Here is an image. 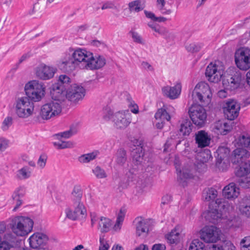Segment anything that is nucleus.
Segmentation results:
<instances>
[{
	"instance_id": "nucleus-9",
	"label": "nucleus",
	"mask_w": 250,
	"mask_h": 250,
	"mask_svg": "<svg viewBox=\"0 0 250 250\" xmlns=\"http://www.w3.org/2000/svg\"><path fill=\"white\" fill-rule=\"evenodd\" d=\"M230 152L229 149L224 146H219L217 149L215 157H216V166L220 170H226L228 167V157Z\"/></svg>"
},
{
	"instance_id": "nucleus-32",
	"label": "nucleus",
	"mask_w": 250,
	"mask_h": 250,
	"mask_svg": "<svg viewBox=\"0 0 250 250\" xmlns=\"http://www.w3.org/2000/svg\"><path fill=\"white\" fill-rule=\"evenodd\" d=\"M211 206L221 212L222 210H225L228 207L229 203L224 199H217L214 202H212L209 204V208H210Z\"/></svg>"
},
{
	"instance_id": "nucleus-7",
	"label": "nucleus",
	"mask_w": 250,
	"mask_h": 250,
	"mask_svg": "<svg viewBox=\"0 0 250 250\" xmlns=\"http://www.w3.org/2000/svg\"><path fill=\"white\" fill-rule=\"evenodd\" d=\"M188 114L193 124L200 127H203L207 119V113L203 106L192 104L189 108Z\"/></svg>"
},
{
	"instance_id": "nucleus-46",
	"label": "nucleus",
	"mask_w": 250,
	"mask_h": 250,
	"mask_svg": "<svg viewBox=\"0 0 250 250\" xmlns=\"http://www.w3.org/2000/svg\"><path fill=\"white\" fill-rule=\"evenodd\" d=\"M92 171L96 177L98 179L104 178L107 177V174L104 170L99 166H97Z\"/></svg>"
},
{
	"instance_id": "nucleus-60",
	"label": "nucleus",
	"mask_w": 250,
	"mask_h": 250,
	"mask_svg": "<svg viewBox=\"0 0 250 250\" xmlns=\"http://www.w3.org/2000/svg\"><path fill=\"white\" fill-rule=\"evenodd\" d=\"M166 238L170 244L175 243L178 240V235H172V233L167 234Z\"/></svg>"
},
{
	"instance_id": "nucleus-18",
	"label": "nucleus",
	"mask_w": 250,
	"mask_h": 250,
	"mask_svg": "<svg viewBox=\"0 0 250 250\" xmlns=\"http://www.w3.org/2000/svg\"><path fill=\"white\" fill-rule=\"evenodd\" d=\"M29 244L33 249H39L43 247L48 242V236L42 233H34L29 238Z\"/></svg>"
},
{
	"instance_id": "nucleus-56",
	"label": "nucleus",
	"mask_w": 250,
	"mask_h": 250,
	"mask_svg": "<svg viewBox=\"0 0 250 250\" xmlns=\"http://www.w3.org/2000/svg\"><path fill=\"white\" fill-rule=\"evenodd\" d=\"M235 174L237 177H244L245 175H248V173L244 168V167L242 165L241 166L237 167L235 168Z\"/></svg>"
},
{
	"instance_id": "nucleus-33",
	"label": "nucleus",
	"mask_w": 250,
	"mask_h": 250,
	"mask_svg": "<svg viewBox=\"0 0 250 250\" xmlns=\"http://www.w3.org/2000/svg\"><path fill=\"white\" fill-rule=\"evenodd\" d=\"M193 127L191 122L188 119H186L181 124L180 131L183 136H188L191 132Z\"/></svg>"
},
{
	"instance_id": "nucleus-16",
	"label": "nucleus",
	"mask_w": 250,
	"mask_h": 250,
	"mask_svg": "<svg viewBox=\"0 0 250 250\" xmlns=\"http://www.w3.org/2000/svg\"><path fill=\"white\" fill-rule=\"evenodd\" d=\"M242 80L240 73L236 72L232 77L223 79L222 83L226 90L233 91L239 87Z\"/></svg>"
},
{
	"instance_id": "nucleus-62",
	"label": "nucleus",
	"mask_w": 250,
	"mask_h": 250,
	"mask_svg": "<svg viewBox=\"0 0 250 250\" xmlns=\"http://www.w3.org/2000/svg\"><path fill=\"white\" fill-rule=\"evenodd\" d=\"M132 35V38L133 41L139 43H143V41L141 37L139 35L138 33L135 32H131Z\"/></svg>"
},
{
	"instance_id": "nucleus-27",
	"label": "nucleus",
	"mask_w": 250,
	"mask_h": 250,
	"mask_svg": "<svg viewBox=\"0 0 250 250\" xmlns=\"http://www.w3.org/2000/svg\"><path fill=\"white\" fill-rule=\"evenodd\" d=\"M98 229L102 233L108 232L112 226L111 220L103 216L98 218Z\"/></svg>"
},
{
	"instance_id": "nucleus-61",
	"label": "nucleus",
	"mask_w": 250,
	"mask_h": 250,
	"mask_svg": "<svg viewBox=\"0 0 250 250\" xmlns=\"http://www.w3.org/2000/svg\"><path fill=\"white\" fill-rule=\"evenodd\" d=\"M142 68L147 71L153 72V66L147 62H143L141 64Z\"/></svg>"
},
{
	"instance_id": "nucleus-37",
	"label": "nucleus",
	"mask_w": 250,
	"mask_h": 250,
	"mask_svg": "<svg viewBox=\"0 0 250 250\" xmlns=\"http://www.w3.org/2000/svg\"><path fill=\"white\" fill-rule=\"evenodd\" d=\"M155 118L156 120L169 121L170 119V116L164 108L159 109L155 113Z\"/></svg>"
},
{
	"instance_id": "nucleus-40",
	"label": "nucleus",
	"mask_w": 250,
	"mask_h": 250,
	"mask_svg": "<svg viewBox=\"0 0 250 250\" xmlns=\"http://www.w3.org/2000/svg\"><path fill=\"white\" fill-rule=\"evenodd\" d=\"M77 132V129L75 126H71L69 130L56 134L58 139L62 138H68Z\"/></svg>"
},
{
	"instance_id": "nucleus-4",
	"label": "nucleus",
	"mask_w": 250,
	"mask_h": 250,
	"mask_svg": "<svg viewBox=\"0 0 250 250\" xmlns=\"http://www.w3.org/2000/svg\"><path fill=\"white\" fill-rule=\"evenodd\" d=\"M27 97L22 96L17 99L15 103L16 114L20 118L25 119L33 114L34 104Z\"/></svg>"
},
{
	"instance_id": "nucleus-14",
	"label": "nucleus",
	"mask_w": 250,
	"mask_h": 250,
	"mask_svg": "<svg viewBox=\"0 0 250 250\" xmlns=\"http://www.w3.org/2000/svg\"><path fill=\"white\" fill-rule=\"evenodd\" d=\"M220 231L216 227H206L201 233V239L207 243H215L219 239Z\"/></svg>"
},
{
	"instance_id": "nucleus-5",
	"label": "nucleus",
	"mask_w": 250,
	"mask_h": 250,
	"mask_svg": "<svg viewBox=\"0 0 250 250\" xmlns=\"http://www.w3.org/2000/svg\"><path fill=\"white\" fill-rule=\"evenodd\" d=\"M212 93L208 84L205 82L199 83L194 88L192 97L195 102L204 105L208 104L211 100Z\"/></svg>"
},
{
	"instance_id": "nucleus-13",
	"label": "nucleus",
	"mask_w": 250,
	"mask_h": 250,
	"mask_svg": "<svg viewBox=\"0 0 250 250\" xmlns=\"http://www.w3.org/2000/svg\"><path fill=\"white\" fill-rule=\"evenodd\" d=\"M134 144L137 146L131 152L133 163L137 166H143L146 162L143 142L142 140H136Z\"/></svg>"
},
{
	"instance_id": "nucleus-54",
	"label": "nucleus",
	"mask_w": 250,
	"mask_h": 250,
	"mask_svg": "<svg viewBox=\"0 0 250 250\" xmlns=\"http://www.w3.org/2000/svg\"><path fill=\"white\" fill-rule=\"evenodd\" d=\"M101 9L102 10L110 9L118 10V7L113 2L107 1L103 3Z\"/></svg>"
},
{
	"instance_id": "nucleus-36",
	"label": "nucleus",
	"mask_w": 250,
	"mask_h": 250,
	"mask_svg": "<svg viewBox=\"0 0 250 250\" xmlns=\"http://www.w3.org/2000/svg\"><path fill=\"white\" fill-rule=\"evenodd\" d=\"M125 213L126 209L124 208H121L118 214L116 222L113 227V229L115 231L119 230L121 229V225L124 220Z\"/></svg>"
},
{
	"instance_id": "nucleus-55",
	"label": "nucleus",
	"mask_w": 250,
	"mask_h": 250,
	"mask_svg": "<svg viewBox=\"0 0 250 250\" xmlns=\"http://www.w3.org/2000/svg\"><path fill=\"white\" fill-rule=\"evenodd\" d=\"M201 44H195L194 43H190L186 46V48L189 52H194L199 51L201 47Z\"/></svg>"
},
{
	"instance_id": "nucleus-53",
	"label": "nucleus",
	"mask_w": 250,
	"mask_h": 250,
	"mask_svg": "<svg viewBox=\"0 0 250 250\" xmlns=\"http://www.w3.org/2000/svg\"><path fill=\"white\" fill-rule=\"evenodd\" d=\"M221 250H235V247L229 241H225L220 247Z\"/></svg>"
},
{
	"instance_id": "nucleus-15",
	"label": "nucleus",
	"mask_w": 250,
	"mask_h": 250,
	"mask_svg": "<svg viewBox=\"0 0 250 250\" xmlns=\"http://www.w3.org/2000/svg\"><path fill=\"white\" fill-rule=\"evenodd\" d=\"M56 70V68L54 67L41 64L36 68L35 74L39 79L48 80L54 77Z\"/></svg>"
},
{
	"instance_id": "nucleus-52",
	"label": "nucleus",
	"mask_w": 250,
	"mask_h": 250,
	"mask_svg": "<svg viewBox=\"0 0 250 250\" xmlns=\"http://www.w3.org/2000/svg\"><path fill=\"white\" fill-rule=\"evenodd\" d=\"M193 169L195 170V171H198L199 173H202L206 171L207 169V165L204 162H198L197 164L192 166Z\"/></svg>"
},
{
	"instance_id": "nucleus-63",
	"label": "nucleus",
	"mask_w": 250,
	"mask_h": 250,
	"mask_svg": "<svg viewBox=\"0 0 250 250\" xmlns=\"http://www.w3.org/2000/svg\"><path fill=\"white\" fill-rule=\"evenodd\" d=\"M240 211L243 215H245L248 217H250V206L247 207H243L239 208Z\"/></svg>"
},
{
	"instance_id": "nucleus-22",
	"label": "nucleus",
	"mask_w": 250,
	"mask_h": 250,
	"mask_svg": "<svg viewBox=\"0 0 250 250\" xmlns=\"http://www.w3.org/2000/svg\"><path fill=\"white\" fill-rule=\"evenodd\" d=\"M210 137L205 130L198 131L195 134V141L199 147H205L209 146L210 143Z\"/></svg>"
},
{
	"instance_id": "nucleus-48",
	"label": "nucleus",
	"mask_w": 250,
	"mask_h": 250,
	"mask_svg": "<svg viewBox=\"0 0 250 250\" xmlns=\"http://www.w3.org/2000/svg\"><path fill=\"white\" fill-rule=\"evenodd\" d=\"M241 250H250V236L243 238L240 243Z\"/></svg>"
},
{
	"instance_id": "nucleus-45",
	"label": "nucleus",
	"mask_w": 250,
	"mask_h": 250,
	"mask_svg": "<svg viewBox=\"0 0 250 250\" xmlns=\"http://www.w3.org/2000/svg\"><path fill=\"white\" fill-rule=\"evenodd\" d=\"M238 144L242 146L250 148V137L248 135H243L239 137Z\"/></svg>"
},
{
	"instance_id": "nucleus-26",
	"label": "nucleus",
	"mask_w": 250,
	"mask_h": 250,
	"mask_svg": "<svg viewBox=\"0 0 250 250\" xmlns=\"http://www.w3.org/2000/svg\"><path fill=\"white\" fill-rule=\"evenodd\" d=\"M25 194V189L22 188H17L12 194V199L14 203L16 204L13 211H16L22 204V198Z\"/></svg>"
},
{
	"instance_id": "nucleus-24",
	"label": "nucleus",
	"mask_w": 250,
	"mask_h": 250,
	"mask_svg": "<svg viewBox=\"0 0 250 250\" xmlns=\"http://www.w3.org/2000/svg\"><path fill=\"white\" fill-rule=\"evenodd\" d=\"M181 90L180 83H177L172 87L167 86L162 88L163 94L171 99L177 98L181 93Z\"/></svg>"
},
{
	"instance_id": "nucleus-51",
	"label": "nucleus",
	"mask_w": 250,
	"mask_h": 250,
	"mask_svg": "<svg viewBox=\"0 0 250 250\" xmlns=\"http://www.w3.org/2000/svg\"><path fill=\"white\" fill-rule=\"evenodd\" d=\"M100 246L99 250H108L109 248V245L106 240L104 239V236L101 235L99 239Z\"/></svg>"
},
{
	"instance_id": "nucleus-50",
	"label": "nucleus",
	"mask_w": 250,
	"mask_h": 250,
	"mask_svg": "<svg viewBox=\"0 0 250 250\" xmlns=\"http://www.w3.org/2000/svg\"><path fill=\"white\" fill-rule=\"evenodd\" d=\"M238 183L239 186L243 188H250V175L245 178L239 179L238 180Z\"/></svg>"
},
{
	"instance_id": "nucleus-17",
	"label": "nucleus",
	"mask_w": 250,
	"mask_h": 250,
	"mask_svg": "<svg viewBox=\"0 0 250 250\" xmlns=\"http://www.w3.org/2000/svg\"><path fill=\"white\" fill-rule=\"evenodd\" d=\"M250 156L249 151L244 148L234 149L231 154L230 160L233 164H242Z\"/></svg>"
},
{
	"instance_id": "nucleus-11",
	"label": "nucleus",
	"mask_w": 250,
	"mask_h": 250,
	"mask_svg": "<svg viewBox=\"0 0 250 250\" xmlns=\"http://www.w3.org/2000/svg\"><path fill=\"white\" fill-rule=\"evenodd\" d=\"M85 90L81 85L74 84L70 86L66 92V99L71 103L76 104L82 100L85 96Z\"/></svg>"
},
{
	"instance_id": "nucleus-64",
	"label": "nucleus",
	"mask_w": 250,
	"mask_h": 250,
	"mask_svg": "<svg viewBox=\"0 0 250 250\" xmlns=\"http://www.w3.org/2000/svg\"><path fill=\"white\" fill-rule=\"evenodd\" d=\"M165 245L163 244H156L152 247V250H166Z\"/></svg>"
},
{
	"instance_id": "nucleus-49",
	"label": "nucleus",
	"mask_w": 250,
	"mask_h": 250,
	"mask_svg": "<svg viewBox=\"0 0 250 250\" xmlns=\"http://www.w3.org/2000/svg\"><path fill=\"white\" fill-rule=\"evenodd\" d=\"M13 124V118L11 116L6 117L1 124V128L2 130H7Z\"/></svg>"
},
{
	"instance_id": "nucleus-59",
	"label": "nucleus",
	"mask_w": 250,
	"mask_h": 250,
	"mask_svg": "<svg viewBox=\"0 0 250 250\" xmlns=\"http://www.w3.org/2000/svg\"><path fill=\"white\" fill-rule=\"evenodd\" d=\"M70 79L66 75H62L59 77L58 81L63 85H67L70 82Z\"/></svg>"
},
{
	"instance_id": "nucleus-12",
	"label": "nucleus",
	"mask_w": 250,
	"mask_h": 250,
	"mask_svg": "<svg viewBox=\"0 0 250 250\" xmlns=\"http://www.w3.org/2000/svg\"><path fill=\"white\" fill-rule=\"evenodd\" d=\"M240 109V104L236 100L229 99L226 101L223 110L226 118L232 121L238 117Z\"/></svg>"
},
{
	"instance_id": "nucleus-44",
	"label": "nucleus",
	"mask_w": 250,
	"mask_h": 250,
	"mask_svg": "<svg viewBox=\"0 0 250 250\" xmlns=\"http://www.w3.org/2000/svg\"><path fill=\"white\" fill-rule=\"evenodd\" d=\"M166 4L165 0H157L156 5L158 8L161 11V13L164 15H170L172 13V10L170 9H166L164 7Z\"/></svg>"
},
{
	"instance_id": "nucleus-23",
	"label": "nucleus",
	"mask_w": 250,
	"mask_h": 250,
	"mask_svg": "<svg viewBox=\"0 0 250 250\" xmlns=\"http://www.w3.org/2000/svg\"><path fill=\"white\" fill-rule=\"evenodd\" d=\"M136 234L140 236L145 234L146 235L149 230V222L142 217H137L135 219Z\"/></svg>"
},
{
	"instance_id": "nucleus-2",
	"label": "nucleus",
	"mask_w": 250,
	"mask_h": 250,
	"mask_svg": "<svg viewBox=\"0 0 250 250\" xmlns=\"http://www.w3.org/2000/svg\"><path fill=\"white\" fill-rule=\"evenodd\" d=\"M45 87L43 83L38 80H33L26 83L24 87L25 96L30 101L39 102L44 96Z\"/></svg>"
},
{
	"instance_id": "nucleus-28",
	"label": "nucleus",
	"mask_w": 250,
	"mask_h": 250,
	"mask_svg": "<svg viewBox=\"0 0 250 250\" xmlns=\"http://www.w3.org/2000/svg\"><path fill=\"white\" fill-rule=\"evenodd\" d=\"M78 65L71 57L60 62L59 66L60 68L67 72H70L74 70Z\"/></svg>"
},
{
	"instance_id": "nucleus-6",
	"label": "nucleus",
	"mask_w": 250,
	"mask_h": 250,
	"mask_svg": "<svg viewBox=\"0 0 250 250\" xmlns=\"http://www.w3.org/2000/svg\"><path fill=\"white\" fill-rule=\"evenodd\" d=\"M62 106L58 100L51 101L43 104L41 109L40 116L43 120H49L59 114Z\"/></svg>"
},
{
	"instance_id": "nucleus-57",
	"label": "nucleus",
	"mask_w": 250,
	"mask_h": 250,
	"mask_svg": "<svg viewBox=\"0 0 250 250\" xmlns=\"http://www.w3.org/2000/svg\"><path fill=\"white\" fill-rule=\"evenodd\" d=\"M47 158V156L45 154H42L40 156L37 165L40 168H43L45 166Z\"/></svg>"
},
{
	"instance_id": "nucleus-8",
	"label": "nucleus",
	"mask_w": 250,
	"mask_h": 250,
	"mask_svg": "<svg viewBox=\"0 0 250 250\" xmlns=\"http://www.w3.org/2000/svg\"><path fill=\"white\" fill-rule=\"evenodd\" d=\"M235 62L241 70H247L250 68V49L241 48L235 53Z\"/></svg>"
},
{
	"instance_id": "nucleus-30",
	"label": "nucleus",
	"mask_w": 250,
	"mask_h": 250,
	"mask_svg": "<svg viewBox=\"0 0 250 250\" xmlns=\"http://www.w3.org/2000/svg\"><path fill=\"white\" fill-rule=\"evenodd\" d=\"M145 0H136L128 3V9L130 12H139L145 7Z\"/></svg>"
},
{
	"instance_id": "nucleus-29",
	"label": "nucleus",
	"mask_w": 250,
	"mask_h": 250,
	"mask_svg": "<svg viewBox=\"0 0 250 250\" xmlns=\"http://www.w3.org/2000/svg\"><path fill=\"white\" fill-rule=\"evenodd\" d=\"M195 170L191 165L185 166L182 170L180 171V177L181 179H190L194 177Z\"/></svg>"
},
{
	"instance_id": "nucleus-31",
	"label": "nucleus",
	"mask_w": 250,
	"mask_h": 250,
	"mask_svg": "<svg viewBox=\"0 0 250 250\" xmlns=\"http://www.w3.org/2000/svg\"><path fill=\"white\" fill-rule=\"evenodd\" d=\"M222 214L217 208H210L208 213V219L213 224L217 223L221 220Z\"/></svg>"
},
{
	"instance_id": "nucleus-21",
	"label": "nucleus",
	"mask_w": 250,
	"mask_h": 250,
	"mask_svg": "<svg viewBox=\"0 0 250 250\" xmlns=\"http://www.w3.org/2000/svg\"><path fill=\"white\" fill-rule=\"evenodd\" d=\"M91 58L86 63V68L90 69H98L103 67L106 63L105 59L102 56H98L96 58L93 56L91 53Z\"/></svg>"
},
{
	"instance_id": "nucleus-41",
	"label": "nucleus",
	"mask_w": 250,
	"mask_h": 250,
	"mask_svg": "<svg viewBox=\"0 0 250 250\" xmlns=\"http://www.w3.org/2000/svg\"><path fill=\"white\" fill-rule=\"evenodd\" d=\"M98 154V152L97 151H94L91 153L83 154L79 157V160L81 163H88L95 159Z\"/></svg>"
},
{
	"instance_id": "nucleus-3",
	"label": "nucleus",
	"mask_w": 250,
	"mask_h": 250,
	"mask_svg": "<svg viewBox=\"0 0 250 250\" xmlns=\"http://www.w3.org/2000/svg\"><path fill=\"white\" fill-rule=\"evenodd\" d=\"M33 224V220L28 217L17 216L12 220L11 229L17 235L23 236L31 231Z\"/></svg>"
},
{
	"instance_id": "nucleus-43",
	"label": "nucleus",
	"mask_w": 250,
	"mask_h": 250,
	"mask_svg": "<svg viewBox=\"0 0 250 250\" xmlns=\"http://www.w3.org/2000/svg\"><path fill=\"white\" fill-rule=\"evenodd\" d=\"M205 194V200L210 201L214 200L216 198L218 192L215 188H210L207 190Z\"/></svg>"
},
{
	"instance_id": "nucleus-38",
	"label": "nucleus",
	"mask_w": 250,
	"mask_h": 250,
	"mask_svg": "<svg viewBox=\"0 0 250 250\" xmlns=\"http://www.w3.org/2000/svg\"><path fill=\"white\" fill-rule=\"evenodd\" d=\"M31 176L30 168L26 166L24 167L17 171L16 177L20 180L26 179Z\"/></svg>"
},
{
	"instance_id": "nucleus-35",
	"label": "nucleus",
	"mask_w": 250,
	"mask_h": 250,
	"mask_svg": "<svg viewBox=\"0 0 250 250\" xmlns=\"http://www.w3.org/2000/svg\"><path fill=\"white\" fill-rule=\"evenodd\" d=\"M65 85H62L59 81L52 85L51 93L57 98H60L65 89Z\"/></svg>"
},
{
	"instance_id": "nucleus-1",
	"label": "nucleus",
	"mask_w": 250,
	"mask_h": 250,
	"mask_svg": "<svg viewBox=\"0 0 250 250\" xmlns=\"http://www.w3.org/2000/svg\"><path fill=\"white\" fill-rule=\"evenodd\" d=\"M83 192L79 187H74L71 194L70 208L65 210L66 216L72 220L78 219L80 216L82 217L86 215V210L82 201Z\"/></svg>"
},
{
	"instance_id": "nucleus-20",
	"label": "nucleus",
	"mask_w": 250,
	"mask_h": 250,
	"mask_svg": "<svg viewBox=\"0 0 250 250\" xmlns=\"http://www.w3.org/2000/svg\"><path fill=\"white\" fill-rule=\"evenodd\" d=\"M90 52H88L85 50L79 49L75 51L71 57L78 65L80 63L83 64L86 68V63L91 58Z\"/></svg>"
},
{
	"instance_id": "nucleus-39",
	"label": "nucleus",
	"mask_w": 250,
	"mask_h": 250,
	"mask_svg": "<svg viewBox=\"0 0 250 250\" xmlns=\"http://www.w3.org/2000/svg\"><path fill=\"white\" fill-rule=\"evenodd\" d=\"M205 244L200 240L194 239L190 244L188 250H206Z\"/></svg>"
},
{
	"instance_id": "nucleus-42",
	"label": "nucleus",
	"mask_w": 250,
	"mask_h": 250,
	"mask_svg": "<svg viewBox=\"0 0 250 250\" xmlns=\"http://www.w3.org/2000/svg\"><path fill=\"white\" fill-rule=\"evenodd\" d=\"M225 122L221 121L216 122L213 126V130L217 134L221 135H226V132L224 130V128H225Z\"/></svg>"
},
{
	"instance_id": "nucleus-47",
	"label": "nucleus",
	"mask_w": 250,
	"mask_h": 250,
	"mask_svg": "<svg viewBox=\"0 0 250 250\" xmlns=\"http://www.w3.org/2000/svg\"><path fill=\"white\" fill-rule=\"evenodd\" d=\"M199 157L200 161L201 162L207 163L211 158V155L210 151L209 150H205V151L201 152L198 155Z\"/></svg>"
},
{
	"instance_id": "nucleus-19",
	"label": "nucleus",
	"mask_w": 250,
	"mask_h": 250,
	"mask_svg": "<svg viewBox=\"0 0 250 250\" xmlns=\"http://www.w3.org/2000/svg\"><path fill=\"white\" fill-rule=\"evenodd\" d=\"M205 75L209 81L214 83L219 82L222 76L221 72L217 71L216 65L212 63L207 66Z\"/></svg>"
},
{
	"instance_id": "nucleus-58",
	"label": "nucleus",
	"mask_w": 250,
	"mask_h": 250,
	"mask_svg": "<svg viewBox=\"0 0 250 250\" xmlns=\"http://www.w3.org/2000/svg\"><path fill=\"white\" fill-rule=\"evenodd\" d=\"M249 206H250V196H246L240 201L239 208L247 207Z\"/></svg>"
},
{
	"instance_id": "nucleus-25",
	"label": "nucleus",
	"mask_w": 250,
	"mask_h": 250,
	"mask_svg": "<svg viewBox=\"0 0 250 250\" xmlns=\"http://www.w3.org/2000/svg\"><path fill=\"white\" fill-rule=\"evenodd\" d=\"M223 193L225 197L228 199L235 198L239 194V188L236 187L235 183H231L224 188Z\"/></svg>"
},
{
	"instance_id": "nucleus-34",
	"label": "nucleus",
	"mask_w": 250,
	"mask_h": 250,
	"mask_svg": "<svg viewBox=\"0 0 250 250\" xmlns=\"http://www.w3.org/2000/svg\"><path fill=\"white\" fill-rule=\"evenodd\" d=\"M116 162L120 166H123L127 160L126 151L123 148L119 149L116 154Z\"/></svg>"
},
{
	"instance_id": "nucleus-10",
	"label": "nucleus",
	"mask_w": 250,
	"mask_h": 250,
	"mask_svg": "<svg viewBox=\"0 0 250 250\" xmlns=\"http://www.w3.org/2000/svg\"><path fill=\"white\" fill-rule=\"evenodd\" d=\"M130 114L128 110L116 112L111 116L114 125L118 129H125L131 123Z\"/></svg>"
}]
</instances>
